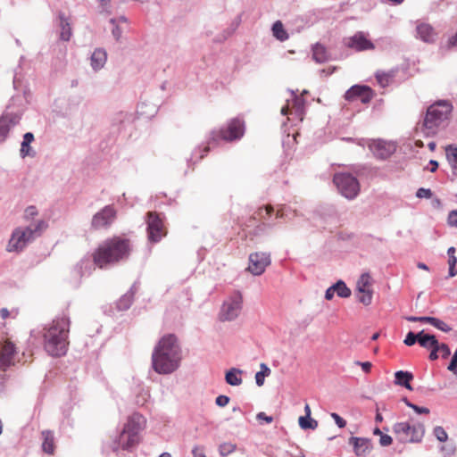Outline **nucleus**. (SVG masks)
<instances>
[{"mask_svg": "<svg viewBox=\"0 0 457 457\" xmlns=\"http://www.w3.org/2000/svg\"><path fill=\"white\" fill-rule=\"evenodd\" d=\"M181 360L182 350L173 334L163 336L152 353L153 370L161 375L175 372L179 368Z\"/></svg>", "mask_w": 457, "mask_h": 457, "instance_id": "nucleus-1", "label": "nucleus"}, {"mask_svg": "<svg viewBox=\"0 0 457 457\" xmlns=\"http://www.w3.org/2000/svg\"><path fill=\"white\" fill-rule=\"evenodd\" d=\"M70 324V318L63 314L44 327L42 330L44 348L49 355L59 357L66 353Z\"/></svg>", "mask_w": 457, "mask_h": 457, "instance_id": "nucleus-2", "label": "nucleus"}, {"mask_svg": "<svg viewBox=\"0 0 457 457\" xmlns=\"http://www.w3.org/2000/svg\"><path fill=\"white\" fill-rule=\"evenodd\" d=\"M130 253L129 241L113 237L103 242L94 253V263L99 268L127 259Z\"/></svg>", "mask_w": 457, "mask_h": 457, "instance_id": "nucleus-3", "label": "nucleus"}, {"mask_svg": "<svg viewBox=\"0 0 457 457\" xmlns=\"http://www.w3.org/2000/svg\"><path fill=\"white\" fill-rule=\"evenodd\" d=\"M452 111L453 105L445 100L437 101L428 107L421 127L422 133L433 137L444 129L448 125Z\"/></svg>", "mask_w": 457, "mask_h": 457, "instance_id": "nucleus-4", "label": "nucleus"}, {"mask_svg": "<svg viewBox=\"0 0 457 457\" xmlns=\"http://www.w3.org/2000/svg\"><path fill=\"white\" fill-rule=\"evenodd\" d=\"M244 133L245 124L238 118H235L229 120L227 128L220 129L219 130H212L207 137L206 145L203 149L198 148L196 150L203 152V154L200 155V159L204 158V154L209 152L211 146L217 145L220 140L227 142L238 140L244 136Z\"/></svg>", "mask_w": 457, "mask_h": 457, "instance_id": "nucleus-5", "label": "nucleus"}, {"mask_svg": "<svg viewBox=\"0 0 457 457\" xmlns=\"http://www.w3.org/2000/svg\"><path fill=\"white\" fill-rule=\"evenodd\" d=\"M46 227V222L43 220H39L36 223L30 224L25 228H15L9 239L6 250L10 253L21 252L28 244L31 243L37 236H39Z\"/></svg>", "mask_w": 457, "mask_h": 457, "instance_id": "nucleus-6", "label": "nucleus"}, {"mask_svg": "<svg viewBox=\"0 0 457 457\" xmlns=\"http://www.w3.org/2000/svg\"><path fill=\"white\" fill-rule=\"evenodd\" d=\"M392 430L396 439L403 444L420 443L425 435V427L421 423L396 422Z\"/></svg>", "mask_w": 457, "mask_h": 457, "instance_id": "nucleus-7", "label": "nucleus"}, {"mask_svg": "<svg viewBox=\"0 0 457 457\" xmlns=\"http://www.w3.org/2000/svg\"><path fill=\"white\" fill-rule=\"evenodd\" d=\"M333 182L339 193L346 199L353 200L360 193V183L351 173L337 172L334 175Z\"/></svg>", "mask_w": 457, "mask_h": 457, "instance_id": "nucleus-8", "label": "nucleus"}, {"mask_svg": "<svg viewBox=\"0 0 457 457\" xmlns=\"http://www.w3.org/2000/svg\"><path fill=\"white\" fill-rule=\"evenodd\" d=\"M243 309V295L239 291H234L224 300L219 318L221 321H232L241 313Z\"/></svg>", "mask_w": 457, "mask_h": 457, "instance_id": "nucleus-9", "label": "nucleus"}, {"mask_svg": "<svg viewBox=\"0 0 457 457\" xmlns=\"http://www.w3.org/2000/svg\"><path fill=\"white\" fill-rule=\"evenodd\" d=\"M271 263L270 253L267 252H255L249 255L247 270L254 276L262 275Z\"/></svg>", "mask_w": 457, "mask_h": 457, "instance_id": "nucleus-10", "label": "nucleus"}, {"mask_svg": "<svg viewBox=\"0 0 457 457\" xmlns=\"http://www.w3.org/2000/svg\"><path fill=\"white\" fill-rule=\"evenodd\" d=\"M146 224L149 241L157 243L165 236L163 222L156 212L147 213Z\"/></svg>", "mask_w": 457, "mask_h": 457, "instance_id": "nucleus-11", "label": "nucleus"}, {"mask_svg": "<svg viewBox=\"0 0 457 457\" xmlns=\"http://www.w3.org/2000/svg\"><path fill=\"white\" fill-rule=\"evenodd\" d=\"M115 218V209L112 205H106L93 216L91 226L95 229L107 228Z\"/></svg>", "mask_w": 457, "mask_h": 457, "instance_id": "nucleus-12", "label": "nucleus"}, {"mask_svg": "<svg viewBox=\"0 0 457 457\" xmlns=\"http://www.w3.org/2000/svg\"><path fill=\"white\" fill-rule=\"evenodd\" d=\"M15 347L10 341L0 337V370H5L13 363Z\"/></svg>", "mask_w": 457, "mask_h": 457, "instance_id": "nucleus-13", "label": "nucleus"}, {"mask_svg": "<svg viewBox=\"0 0 457 457\" xmlns=\"http://www.w3.org/2000/svg\"><path fill=\"white\" fill-rule=\"evenodd\" d=\"M373 94L370 87L367 86L354 85L348 89L345 97L348 101L360 99L361 103L367 104L372 99Z\"/></svg>", "mask_w": 457, "mask_h": 457, "instance_id": "nucleus-14", "label": "nucleus"}, {"mask_svg": "<svg viewBox=\"0 0 457 457\" xmlns=\"http://www.w3.org/2000/svg\"><path fill=\"white\" fill-rule=\"evenodd\" d=\"M145 422L144 416L135 412L129 417L122 431L129 435L134 434L135 437H140V432L145 428Z\"/></svg>", "mask_w": 457, "mask_h": 457, "instance_id": "nucleus-15", "label": "nucleus"}, {"mask_svg": "<svg viewBox=\"0 0 457 457\" xmlns=\"http://www.w3.org/2000/svg\"><path fill=\"white\" fill-rule=\"evenodd\" d=\"M369 147L370 151L379 159H386L395 151V145L384 140H373Z\"/></svg>", "mask_w": 457, "mask_h": 457, "instance_id": "nucleus-16", "label": "nucleus"}, {"mask_svg": "<svg viewBox=\"0 0 457 457\" xmlns=\"http://www.w3.org/2000/svg\"><path fill=\"white\" fill-rule=\"evenodd\" d=\"M21 113L6 112L0 117V142H4L12 128L21 120Z\"/></svg>", "mask_w": 457, "mask_h": 457, "instance_id": "nucleus-17", "label": "nucleus"}, {"mask_svg": "<svg viewBox=\"0 0 457 457\" xmlns=\"http://www.w3.org/2000/svg\"><path fill=\"white\" fill-rule=\"evenodd\" d=\"M345 45L356 51L370 50L375 47L373 43L366 38L362 32H357L353 37L346 38Z\"/></svg>", "mask_w": 457, "mask_h": 457, "instance_id": "nucleus-18", "label": "nucleus"}, {"mask_svg": "<svg viewBox=\"0 0 457 457\" xmlns=\"http://www.w3.org/2000/svg\"><path fill=\"white\" fill-rule=\"evenodd\" d=\"M141 437H135V435H129L123 431L119 436L118 441L114 443L113 451H118L120 448L126 451H130L140 443Z\"/></svg>", "mask_w": 457, "mask_h": 457, "instance_id": "nucleus-19", "label": "nucleus"}, {"mask_svg": "<svg viewBox=\"0 0 457 457\" xmlns=\"http://www.w3.org/2000/svg\"><path fill=\"white\" fill-rule=\"evenodd\" d=\"M273 212V207L271 205H266L260 207L256 212L255 219L262 220V223L257 227V229L261 232H265L268 228H271L275 224L270 222L269 219Z\"/></svg>", "mask_w": 457, "mask_h": 457, "instance_id": "nucleus-20", "label": "nucleus"}, {"mask_svg": "<svg viewBox=\"0 0 457 457\" xmlns=\"http://www.w3.org/2000/svg\"><path fill=\"white\" fill-rule=\"evenodd\" d=\"M107 61V53L104 48H96L90 57V65L95 71L102 70Z\"/></svg>", "mask_w": 457, "mask_h": 457, "instance_id": "nucleus-21", "label": "nucleus"}, {"mask_svg": "<svg viewBox=\"0 0 457 457\" xmlns=\"http://www.w3.org/2000/svg\"><path fill=\"white\" fill-rule=\"evenodd\" d=\"M349 444L353 445V451L357 456L365 455L370 452V440L366 438L352 436L349 439Z\"/></svg>", "mask_w": 457, "mask_h": 457, "instance_id": "nucleus-22", "label": "nucleus"}, {"mask_svg": "<svg viewBox=\"0 0 457 457\" xmlns=\"http://www.w3.org/2000/svg\"><path fill=\"white\" fill-rule=\"evenodd\" d=\"M59 28H60V39L69 41L72 36L71 23L63 13L60 12L58 15Z\"/></svg>", "mask_w": 457, "mask_h": 457, "instance_id": "nucleus-23", "label": "nucleus"}, {"mask_svg": "<svg viewBox=\"0 0 457 457\" xmlns=\"http://www.w3.org/2000/svg\"><path fill=\"white\" fill-rule=\"evenodd\" d=\"M417 35L422 41L427 43L434 42L436 38L434 29L427 23H421L417 26Z\"/></svg>", "mask_w": 457, "mask_h": 457, "instance_id": "nucleus-24", "label": "nucleus"}, {"mask_svg": "<svg viewBox=\"0 0 457 457\" xmlns=\"http://www.w3.org/2000/svg\"><path fill=\"white\" fill-rule=\"evenodd\" d=\"M137 286L135 283L132 285L130 290L128 293H126L125 295H123L119 299V301L117 302V308L120 311H125L130 307V305L133 302L134 295L137 292Z\"/></svg>", "mask_w": 457, "mask_h": 457, "instance_id": "nucleus-25", "label": "nucleus"}, {"mask_svg": "<svg viewBox=\"0 0 457 457\" xmlns=\"http://www.w3.org/2000/svg\"><path fill=\"white\" fill-rule=\"evenodd\" d=\"M34 141V135L31 132H27L23 135V140L21 142L20 154L22 158L26 156H34L35 153L30 147V144Z\"/></svg>", "mask_w": 457, "mask_h": 457, "instance_id": "nucleus-26", "label": "nucleus"}, {"mask_svg": "<svg viewBox=\"0 0 457 457\" xmlns=\"http://www.w3.org/2000/svg\"><path fill=\"white\" fill-rule=\"evenodd\" d=\"M412 379L413 375L409 371L399 370L395 373V383L409 390H412L410 384Z\"/></svg>", "mask_w": 457, "mask_h": 457, "instance_id": "nucleus-27", "label": "nucleus"}, {"mask_svg": "<svg viewBox=\"0 0 457 457\" xmlns=\"http://www.w3.org/2000/svg\"><path fill=\"white\" fill-rule=\"evenodd\" d=\"M243 371L237 368H231L226 372L225 380L226 382L233 386H240L243 382L242 375Z\"/></svg>", "mask_w": 457, "mask_h": 457, "instance_id": "nucleus-28", "label": "nucleus"}, {"mask_svg": "<svg viewBox=\"0 0 457 457\" xmlns=\"http://www.w3.org/2000/svg\"><path fill=\"white\" fill-rule=\"evenodd\" d=\"M42 449L48 454H53L54 452V437L53 432L45 430L42 432Z\"/></svg>", "mask_w": 457, "mask_h": 457, "instance_id": "nucleus-29", "label": "nucleus"}, {"mask_svg": "<svg viewBox=\"0 0 457 457\" xmlns=\"http://www.w3.org/2000/svg\"><path fill=\"white\" fill-rule=\"evenodd\" d=\"M312 58L318 63H323L328 60V55L325 46L316 44L312 47Z\"/></svg>", "mask_w": 457, "mask_h": 457, "instance_id": "nucleus-30", "label": "nucleus"}, {"mask_svg": "<svg viewBox=\"0 0 457 457\" xmlns=\"http://www.w3.org/2000/svg\"><path fill=\"white\" fill-rule=\"evenodd\" d=\"M271 30L273 36L280 42H284L289 37L288 33L284 29L283 23L280 21H277L273 23Z\"/></svg>", "mask_w": 457, "mask_h": 457, "instance_id": "nucleus-31", "label": "nucleus"}, {"mask_svg": "<svg viewBox=\"0 0 457 457\" xmlns=\"http://www.w3.org/2000/svg\"><path fill=\"white\" fill-rule=\"evenodd\" d=\"M371 278L368 273L362 274L357 281V293L372 292Z\"/></svg>", "mask_w": 457, "mask_h": 457, "instance_id": "nucleus-32", "label": "nucleus"}, {"mask_svg": "<svg viewBox=\"0 0 457 457\" xmlns=\"http://www.w3.org/2000/svg\"><path fill=\"white\" fill-rule=\"evenodd\" d=\"M418 342L424 348H431L433 345H437L438 343L435 336L425 334L423 330L419 332Z\"/></svg>", "mask_w": 457, "mask_h": 457, "instance_id": "nucleus-33", "label": "nucleus"}, {"mask_svg": "<svg viewBox=\"0 0 457 457\" xmlns=\"http://www.w3.org/2000/svg\"><path fill=\"white\" fill-rule=\"evenodd\" d=\"M446 159L452 169L457 170V146L449 145L445 147Z\"/></svg>", "mask_w": 457, "mask_h": 457, "instance_id": "nucleus-34", "label": "nucleus"}, {"mask_svg": "<svg viewBox=\"0 0 457 457\" xmlns=\"http://www.w3.org/2000/svg\"><path fill=\"white\" fill-rule=\"evenodd\" d=\"M299 426L302 429H315L318 427V421L311 416H301L298 419Z\"/></svg>", "mask_w": 457, "mask_h": 457, "instance_id": "nucleus-35", "label": "nucleus"}, {"mask_svg": "<svg viewBox=\"0 0 457 457\" xmlns=\"http://www.w3.org/2000/svg\"><path fill=\"white\" fill-rule=\"evenodd\" d=\"M260 368L261 370L255 374V382L258 386H262L264 384L265 377L271 373L270 369L265 363H261Z\"/></svg>", "mask_w": 457, "mask_h": 457, "instance_id": "nucleus-36", "label": "nucleus"}, {"mask_svg": "<svg viewBox=\"0 0 457 457\" xmlns=\"http://www.w3.org/2000/svg\"><path fill=\"white\" fill-rule=\"evenodd\" d=\"M334 287L336 288V294L339 297L347 298L351 295V289L342 280H338L334 284Z\"/></svg>", "mask_w": 457, "mask_h": 457, "instance_id": "nucleus-37", "label": "nucleus"}, {"mask_svg": "<svg viewBox=\"0 0 457 457\" xmlns=\"http://www.w3.org/2000/svg\"><path fill=\"white\" fill-rule=\"evenodd\" d=\"M304 100L292 92V108L295 112L300 114L303 110Z\"/></svg>", "mask_w": 457, "mask_h": 457, "instance_id": "nucleus-38", "label": "nucleus"}, {"mask_svg": "<svg viewBox=\"0 0 457 457\" xmlns=\"http://www.w3.org/2000/svg\"><path fill=\"white\" fill-rule=\"evenodd\" d=\"M236 450V445L231 443H223L219 446V453L221 456L226 457Z\"/></svg>", "mask_w": 457, "mask_h": 457, "instance_id": "nucleus-39", "label": "nucleus"}, {"mask_svg": "<svg viewBox=\"0 0 457 457\" xmlns=\"http://www.w3.org/2000/svg\"><path fill=\"white\" fill-rule=\"evenodd\" d=\"M376 79L380 86L383 87H386L389 82L391 81L392 76L386 73V72H380L378 71L376 73Z\"/></svg>", "mask_w": 457, "mask_h": 457, "instance_id": "nucleus-40", "label": "nucleus"}, {"mask_svg": "<svg viewBox=\"0 0 457 457\" xmlns=\"http://www.w3.org/2000/svg\"><path fill=\"white\" fill-rule=\"evenodd\" d=\"M434 436L440 442H445L448 439V435L445 428L441 426H436L433 430Z\"/></svg>", "mask_w": 457, "mask_h": 457, "instance_id": "nucleus-41", "label": "nucleus"}, {"mask_svg": "<svg viewBox=\"0 0 457 457\" xmlns=\"http://www.w3.org/2000/svg\"><path fill=\"white\" fill-rule=\"evenodd\" d=\"M110 23L112 25V34L116 41H119L122 35V29L117 24V19H111Z\"/></svg>", "mask_w": 457, "mask_h": 457, "instance_id": "nucleus-42", "label": "nucleus"}, {"mask_svg": "<svg viewBox=\"0 0 457 457\" xmlns=\"http://www.w3.org/2000/svg\"><path fill=\"white\" fill-rule=\"evenodd\" d=\"M358 301L364 305H370L372 302V292L356 293Z\"/></svg>", "mask_w": 457, "mask_h": 457, "instance_id": "nucleus-43", "label": "nucleus"}, {"mask_svg": "<svg viewBox=\"0 0 457 457\" xmlns=\"http://www.w3.org/2000/svg\"><path fill=\"white\" fill-rule=\"evenodd\" d=\"M432 326L443 332H449L452 329L445 322L437 318H434Z\"/></svg>", "mask_w": 457, "mask_h": 457, "instance_id": "nucleus-44", "label": "nucleus"}, {"mask_svg": "<svg viewBox=\"0 0 457 457\" xmlns=\"http://www.w3.org/2000/svg\"><path fill=\"white\" fill-rule=\"evenodd\" d=\"M92 266L90 259L89 258H84L82 259L76 266V268L79 270V273L82 276L85 272L82 270L83 268L86 270L90 269Z\"/></svg>", "mask_w": 457, "mask_h": 457, "instance_id": "nucleus-45", "label": "nucleus"}, {"mask_svg": "<svg viewBox=\"0 0 457 457\" xmlns=\"http://www.w3.org/2000/svg\"><path fill=\"white\" fill-rule=\"evenodd\" d=\"M419 340V333L418 334H415L413 332H409L407 335H406V337L403 341V343L408 345V346H411L413 345L417 341Z\"/></svg>", "mask_w": 457, "mask_h": 457, "instance_id": "nucleus-46", "label": "nucleus"}, {"mask_svg": "<svg viewBox=\"0 0 457 457\" xmlns=\"http://www.w3.org/2000/svg\"><path fill=\"white\" fill-rule=\"evenodd\" d=\"M437 348H438V353H440L442 358L446 359L450 356L451 350L447 345L438 343Z\"/></svg>", "mask_w": 457, "mask_h": 457, "instance_id": "nucleus-47", "label": "nucleus"}, {"mask_svg": "<svg viewBox=\"0 0 457 457\" xmlns=\"http://www.w3.org/2000/svg\"><path fill=\"white\" fill-rule=\"evenodd\" d=\"M416 196L419 198L429 199L432 196V192L428 188L420 187L417 190Z\"/></svg>", "mask_w": 457, "mask_h": 457, "instance_id": "nucleus-48", "label": "nucleus"}, {"mask_svg": "<svg viewBox=\"0 0 457 457\" xmlns=\"http://www.w3.org/2000/svg\"><path fill=\"white\" fill-rule=\"evenodd\" d=\"M448 370L454 374H457V350L454 352L451 362L448 365Z\"/></svg>", "mask_w": 457, "mask_h": 457, "instance_id": "nucleus-49", "label": "nucleus"}, {"mask_svg": "<svg viewBox=\"0 0 457 457\" xmlns=\"http://www.w3.org/2000/svg\"><path fill=\"white\" fill-rule=\"evenodd\" d=\"M215 403L220 407H225L229 403V397L223 395H219L216 398Z\"/></svg>", "mask_w": 457, "mask_h": 457, "instance_id": "nucleus-50", "label": "nucleus"}, {"mask_svg": "<svg viewBox=\"0 0 457 457\" xmlns=\"http://www.w3.org/2000/svg\"><path fill=\"white\" fill-rule=\"evenodd\" d=\"M393 439L389 435L386 434H381L379 438V444L382 446H388L392 444Z\"/></svg>", "mask_w": 457, "mask_h": 457, "instance_id": "nucleus-51", "label": "nucleus"}, {"mask_svg": "<svg viewBox=\"0 0 457 457\" xmlns=\"http://www.w3.org/2000/svg\"><path fill=\"white\" fill-rule=\"evenodd\" d=\"M331 417L333 418V420H335L336 424L340 428H345V425H346V421L342 418L340 417L337 413H331Z\"/></svg>", "mask_w": 457, "mask_h": 457, "instance_id": "nucleus-52", "label": "nucleus"}, {"mask_svg": "<svg viewBox=\"0 0 457 457\" xmlns=\"http://www.w3.org/2000/svg\"><path fill=\"white\" fill-rule=\"evenodd\" d=\"M409 407L411 408L417 414H428L429 409L427 407H420L416 404H409Z\"/></svg>", "mask_w": 457, "mask_h": 457, "instance_id": "nucleus-53", "label": "nucleus"}, {"mask_svg": "<svg viewBox=\"0 0 457 457\" xmlns=\"http://www.w3.org/2000/svg\"><path fill=\"white\" fill-rule=\"evenodd\" d=\"M448 223L453 227H457V210L452 211L449 213Z\"/></svg>", "mask_w": 457, "mask_h": 457, "instance_id": "nucleus-54", "label": "nucleus"}, {"mask_svg": "<svg viewBox=\"0 0 457 457\" xmlns=\"http://www.w3.org/2000/svg\"><path fill=\"white\" fill-rule=\"evenodd\" d=\"M256 419L260 421L264 420L266 423H271L273 421L272 416H268V415H266L265 412H262V411L257 413Z\"/></svg>", "mask_w": 457, "mask_h": 457, "instance_id": "nucleus-55", "label": "nucleus"}, {"mask_svg": "<svg viewBox=\"0 0 457 457\" xmlns=\"http://www.w3.org/2000/svg\"><path fill=\"white\" fill-rule=\"evenodd\" d=\"M192 454L194 457H205L204 448L201 446H195L192 450Z\"/></svg>", "mask_w": 457, "mask_h": 457, "instance_id": "nucleus-56", "label": "nucleus"}, {"mask_svg": "<svg viewBox=\"0 0 457 457\" xmlns=\"http://www.w3.org/2000/svg\"><path fill=\"white\" fill-rule=\"evenodd\" d=\"M336 294V288L334 287V285H332L331 287H329L326 292H325V298L327 300H332V298L334 297V295Z\"/></svg>", "mask_w": 457, "mask_h": 457, "instance_id": "nucleus-57", "label": "nucleus"}, {"mask_svg": "<svg viewBox=\"0 0 457 457\" xmlns=\"http://www.w3.org/2000/svg\"><path fill=\"white\" fill-rule=\"evenodd\" d=\"M355 363L357 365H360L361 367L362 370L366 373L370 372V370L371 369V363L369 361H365V362L356 361Z\"/></svg>", "mask_w": 457, "mask_h": 457, "instance_id": "nucleus-58", "label": "nucleus"}, {"mask_svg": "<svg viewBox=\"0 0 457 457\" xmlns=\"http://www.w3.org/2000/svg\"><path fill=\"white\" fill-rule=\"evenodd\" d=\"M437 346H438V345H433V347H431L432 351H431V353L429 354V359L431 361H435V360H436L438 358V348H437Z\"/></svg>", "mask_w": 457, "mask_h": 457, "instance_id": "nucleus-59", "label": "nucleus"}, {"mask_svg": "<svg viewBox=\"0 0 457 457\" xmlns=\"http://www.w3.org/2000/svg\"><path fill=\"white\" fill-rule=\"evenodd\" d=\"M434 318L435 317L420 316V322L429 323L430 325H432L433 321H434Z\"/></svg>", "mask_w": 457, "mask_h": 457, "instance_id": "nucleus-60", "label": "nucleus"}, {"mask_svg": "<svg viewBox=\"0 0 457 457\" xmlns=\"http://www.w3.org/2000/svg\"><path fill=\"white\" fill-rule=\"evenodd\" d=\"M448 46H457V32L454 36L449 38L448 40Z\"/></svg>", "mask_w": 457, "mask_h": 457, "instance_id": "nucleus-61", "label": "nucleus"}, {"mask_svg": "<svg viewBox=\"0 0 457 457\" xmlns=\"http://www.w3.org/2000/svg\"><path fill=\"white\" fill-rule=\"evenodd\" d=\"M0 316L3 320H5L10 316V312L6 308H2L0 310Z\"/></svg>", "mask_w": 457, "mask_h": 457, "instance_id": "nucleus-62", "label": "nucleus"}, {"mask_svg": "<svg viewBox=\"0 0 457 457\" xmlns=\"http://www.w3.org/2000/svg\"><path fill=\"white\" fill-rule=\"evenodd\" d=\"M26 213H27V215H30V216L36 215L37 214L36 207H34V206L28 207L26 210Z\"/></svg>", "mask_w": 457, "mask_h": 457, "instance_id": "nucleus-63", "label": "nucleus"}, {"mask_svg": "<svg viewBox=\"0 0 457 457\" xmlns=\"http://www.w3.org/2000/svg\"><path fill=\"white\" fill-rule=\"evenodd\" d=\"M429 164L431 165L430 171L435 172L438 168V162L436 161L431 160Z\"/></svg>", "mask_w": 457, "mask_h": 457, "instance_id": "nucleus-64", "label": "nucleus"}]
</instances>
